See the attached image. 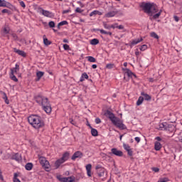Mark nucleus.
Here are the masks:
<instances>
[{"instance_id": "f3484780", "label": "nucleus", "mask_w": 182, "mask_h": 182, "mask_svg": "<svg viewBox=\"0 0 182 182\" xmlns=\"http://www.w3.org/2000/svg\"><path fill=\"white\" fill-rule=\"evenodd\" d=\"M117 14L116 11H109L105 14L106 18H113Z\"/></svg>"}, {"instance_id": "3c124183", "label": "nucleus", "mask_w": 182, "mask_h": 182, "mask_svg": "<svg viewBox=\"0 0 182 182\" xmlns=\"http://www.w3.org/2000/svg\"><path fill=\"white\" fill-rule=\"evenodd\" d=\"M75 11L77 12L78 14H82V9H80V8H79V7H77L75 9Z\"/></svg>"}, {"instance_id": "f704fd0d", "label": "nucleus", "mask_w": 182, "mask_h": 182, "mask_svg": "<svg viewBox=\"0 0 182 182\" xmlns=\"http://www.w3.org/2000/svg\"><path fill=\"white\" fill-rule=\"evenodd\" d=\"M151 38H154L155 39H159V36L155 32L151 33Z\"/></svg>"}, {"instance_id": "864d4df0", "label": "nucleus", "mask_w": 182, "mask_h": 182, "mask_svg": "<svg viewBox=\"0 0 182 182\" xmlns=\"http://www.w3.org/2000/svg\"><path fill=\"white\" fill-rule=\"evenodd\" d=\"M0 180H1V181H4V176H2V171H1V169H0Z\"/></svg>"}, {"instance_id": "a878e982", "label": "nucleus", "mask_w": 182, "mask_h": 182, "mask_svg": "<svg viewBox=\"0 0 182 182\" xmlns=\"http://www.w3.org/2000/svg\"><path fill=\"white\" fill-rule=\"evenodd\" d=\"M144 101V97H139L137 102H136V106H140L141 103Z\"/></svg>"}, {"instance_id": "4468645a", "label": "nucleus", "mask_w": 182, "mask_h": 182, "mask_svg": "<svg viewBox=\"0 0 182 182\" xmlns=\"http://www.w3.org/2000/svg\"><path fill=\"white\" fill-rule=\"evenodd\" d=\"M14 52L16 53H18L20 56H22L23 58H26V53L23 50H18L16 48H14Z\"/></svg>"}, {"instance_id": "1a4fd4ad", "label": "nucleus", "mask_w": 182, "mask_h": 182, "mask_svg": "<svg viewBox=\"0 0 182 182\" xmlns=\"http://www.w3.org/2000/svg\"><path fill=\"white\" fill-rule=\"evenodd\" d=\"M170 127H171V125L168 124L166 122H164L159 124V130H168L170 132Z\"/></svg>"}, {"instance_id": "20e7f679", "label": "nucleus", "mask_w": 182, "mask_h": 182, "mask_svg": "<svg viewBox=\"0 0 182 182\" xmlns=\"http://www.w3.org/2000/svg\"><path fill=\"white\" fill-rule=\"evenodd\" d=\"M141 7L145 14L151 16L154 15V14L159 12V7H157V5L154 4V3H142Z\"/></svg>"}, {"instance_id": "5fc2aeb1", "label": "nucleus", "mask_w": 182, "mask_h": 182, "mask_svg": "<svg viewBox=\"0 0 182 182\" xmlns=\"http://www.w3.org/2000/svg\"><path fill=\"white\" fill-rule=\"evenodd\" d=\"M20 5L22 6V8H25L26 6L25 5V2L23 1H20Z\"/></svg>"}, {"instance_id": "f8f14e48", "label": "nucleus", "mask_w": 182, "mask_h": 182, "mask_svg": "<svg viewBox=\"0 0 182 182\" xmlns=\"http://www.w3.org/2000/svg\"><path fill=\"white\" fill-rule=\"evenodd\" d=\"M82 157H83V153L80 151H77L73 155L71 159L76 160V159H82Z\"/></svg>"}, {"instance_id": "ea45409f", "label": "nucleus", "mask_w": 182, "mask_h": 182, "mask_svg": "<svg viewBox=\"0 0 182 182\" xmlns=\"http://www.w3.org/2000/svg\"><path fill=\"white\" fill-rule=\"evenodd\" d=\"M2 14H8L9 15H11V11L6 9H4L1 11Z\"/></svg>"}, {"instance_id": "69168bd1", "label": "nucleus", "mask_w": 182, "mask_h": 182, "mask_svg": "<svg viewBox=\"0 0 182 182\" xmlns=\"http://www.w3.org/2000/svg\"><path fill=\"white\" fill-rule=\"evenodd\" d=\"M63 42H64V43H69V41L66 38L63 39Z\"/></svg>"}, {"instance_id": "aec40b11", "label": "nucleus", "mask_w": 182, "mask_h": 182, "mask_svg": "<svg viewBox=\"0 0 182 182\" xmlns=\"http://www.w3.org/2000/svg\"><path fill=\"white\" fill-rule=\"evenodd\" d=\"M42 14L44 16H47L48 18H50V16H52V13L49 11H46V10H42Z\"/></svg>"}, {"instance_id": "2f4dec72", "label": "nucleus", "mask_w": 182, "mask_h": 182, "mask_svg": "<svg viewBox=\"0 0 182 182\" xmlns=\"http://www.w3.org/2000/svg\"><path fill=\"white\" fill-rule=\"evenodd\" d=\"M6 4H9V3H7L6 1L5 0H0V6H2V7H6Z\"/></svg>"}, {"instance_id": "a18cd8bd", "label": "nucleus", "mask_w": 182, "mask_h": 182, "mask_svg": "<svg viewBox=\"0 0 182 182\" xmlns=\"http://www.w3.org/2000/svg\"><path fill=\"white\" fill-rule=\"evenodd\" d=\"M50 28H55V22L53 21H50L48 23Z\"/></svg>"}, {"instance_id": "dca6fc26", "label": "nucleus", "mask_w": 182, "mask_h": 182, "mask_svg": "<svg viewBox=\"0 0 182 182\" xmlns=\"http://www.w3.org/2000/svg\"><path fill=\"white\" fill-rule=\"evenodd\" d=\"M45 75V73L42 71H38L36 73L37 79L36 80V82H39L41 78Z\"/></svg>"}, {"instance_id": "e433bc0d", "label": "nucleus", "mask_w": 182, "mask_h": 182, "mask_svg": "<svg viewBox=\"0 0 182 182\" xmlns=\"http://www.w3.org/2000/svg\"><path fill=\"white\" fill-rule=\"evenodd\" d=\"M63 25H68V21H61L58 23V26L59 28V26H63Z\"/></svg>"}, {"instance_id": "473e14b6", "label": "nucleus", "mask_w": 182, "mask_h": 182, "mask_svg": "<svg viewBox=\"0 0 182 182\" xmlns=\"http://www.w3.org/2000/svg\"><path fill=\"white\" fill-rule=\"evenodd\" d=\"M88 62H91L92 63H95V62H96V58H95L92 56H88Z\"/></svg>"}, {"instance_id": "0e129e2a", "label": "nucleus", "mask_w": 182, "mask_h": 182, "mask_svg": "<svg viewBox=\"0 0 182 182\" xmlns=\"http://www.w3.org/2000/svg\"><path fill=\"white\" fill-rule=\"evenodd\" d=\"M156 140H157L158 141H161V138L160 136H156Z\"/></svg>"}, {"instance_id": "4c0bfd02", "label": "nucleus", "mask_w": 182, "mask_h": 182, "mask_svg": "<svg viewBox=\"0 0 182 182\" xmlns=\"http://www.w3.org/2000/svg\"><path fill=\"white\" fill-rule=\"evenodd\" d=\"M113 68H114V64L109 63L106 65L107 69H113Z\"/></svg>"}, {"instance_id": "09e8293b", "label": "nucleus", "mask_w": 182, "mask_h": 182, "mask_svg": "<svg viewBox=\"0 0 182 182\" xmlns=\"http://www.w3.org/2000/svg\"><path fill=\"white\" fill-rule=\"evenodd\" d=\"M11 36L14 39V41H16L18 39V36L15 33H13Z\"/></svg>"}, {"instance_id": "6e6552de", "label": "nucleus", "mask_w": 182, "mask_h": 182, "mask_svg": "<svg viewBox=\"0 0 182 182\" xmlns=\"http://www.w3.org/2000/svg\"><path fill=\"white\" fill-rule=\"evenodd\" d=\"M56 178L60 182H75V176L62 177L61 175H57Z\"/></svg>"}, {"instance_id": "37998d69", "label": "nucleus", "mask_w": 182, "mask_h": 182, "mask_svg": "<svg viewBox=\"0 0 182 182\" xmlns=\"http://www.w3.org/2000/svg\"><path fill=\"white\" fill-rule=\"evenodd\" d=\"M63 49L65 50H69L70 49V47H69V45H68V44H64L63 45Z\"/></svg>"}, {"instance_id": "774afa93", "label": "nucleus", "mask_w": 182, "mask_h": 182, "mask_svg": "<svg viewBox=\"0 0 182 182\" xmlns=\"http://www.w3.org/2000/svg\"><path fill=\"white\" fill-rule=\"evenodd\" d=\"M92 69H96L97 68V65L93 64L92 65Z\"/></svg>"}, {"instance_id": "680f3d73", "label": "nucleus", "mask_w": 182, "mask_h": 182, "mask_svg": "<svg viewBox=\"0 0 182 182\" xmlns=\"http://www.w3.org/2000/svg\"><path fill=\"white\" fill-rule=\"evenodd\" d=\"M135 55L136 56H139V55H140V52H139L138 49H136V50L135 51Z\"/></svg>"}, {"instance_id": "f257e3e1", "label": "nucleus", "mask_w": 182, "mask_h": 182, "mask_svg": "<svg viewBox=\"0 0 182 182\" xmlns=\"http://www.w3.org/2000/svg\"><path fill=\"white\" fill-rule=\"evenodd\" d=\"M105 115L107 116L109 120H111L114 126H116V127H118V129H120V130H124V129H126V126L123 124V121H122L119 117L114 116V114H113L112 112L107 110L106 111Z\"/></svg>"}, {"instance_id": "b1692460", "label": "nucleus", "mask_w": 182, "mask_h": 182, "mask_svg": "<svg viewBox=\"0 0 182 182\" xmlns=\"http://www.w3.org/2000/svg\"><path fill=\"white\" fill-rule=\"evenodd\" d=\"M33 168V164L32 163H28L25 166L26 170H28V171H31L32 168Z\"/></svg>"}, {"instance_id": "c9c22d12", "label": "nucleus", "mask_w": 182, "mask_h": 182, "mask_svg": "<svg viewBox=\"0 0 182 182\" xmlns=\"http://www.w3.org/2000/svg\"><path fill=\"white\" fill-rule=\"evenodd\" d=\"M123 147H124V150H126V151H127L132 149V148H130V146H129V144H123Z\"/></svg>"}, {"instance_id": "ddd939ff", "label": "nucleus", "mask_w": 182, "mask_h": 182, "mask_svg": "<svg viewBox=\"0 0 182 182\" xmlns=\"http://www.w3.org/2000/svg\"><path fill=\"white\" fill-rule=\"evenodd\" d=\"M140 42H143V38H140L138 39L132 40V41L130 43V47L134 46V45H137V43H140Z\"/></svg>"}, {"instance_id": "13d9d810", "label": "nucleus", "mask_w": 182, "mask_h": 182, "mask_svg": "<svg viewBox=\"0 0 182 182\" xmlns=\"http://www.w3.org/2000/svg\"><path fill=\"white\" fill-rule=\"evenodd\" d=\"M173 19H175L176 22H178V21H179L178 16H174Z\"/></svg>"}, {"instance_id": "8fccbe9b", "label": "nucleus", "mask_w": 182, "mask_h": 182, "mask_svg": "<svg viewBox=\"0 0 182 182\" xmlns=\"http://www.w3.org/2000/svg\"><path fill=\"white\" fill-rule=\"evenodd\" d=\"M152 171L155 173H159V171H160V169L159 168H152Z\"/></svg>"}, {"instance_id": "4be33fe9", "label": "nucleus", "mask_w": 182, "mask_h": 182, "mask_svg": "<svg viewBox=\"0 0 182 182\" xmlns=\"http://www.w3.org/2000/svg\"><path fill=\"white\" fill-rule=\"evenodd\" d=\"M12 160H16V161H20L21 160V155L19 154H15L11 157Z\"/></svg>"}, {"instance_id": "423d86ee", "label": "nucleus", "mask_w": 182, "mask_h": 182, "mask_svg": "<svg viewBox=\"0 0 182 182\" xmlns=\"http://www.w3.org/2000/svg\"><path fill=\"white\" fill-rule=\"evenodd\" d=\"M97 174L100 178H105L107 176V171L100 166H96Z\"/></svg>"}, {"instance_id": "cd10ccee", "label": "nucleus", "mask_w": 182, "mask_h": 182, "mask_svg": "<svg viewBox=\"0 0 182 182\" xmlns=\"http://www.w3.org/2000/svg\"><path fill=\"white\" fill-rule=\"evenodd\" d=\"M162 12H163V11L160 10L157 14H154L153 16L154 19H159V18H160V15H161Z\"/></svg>"}, {"instance_id": "338daca9", "label": "nucleus", "mask_w": 182, "mask_h": 182, "mask_svg": "<svg viewBox=\"0 0 182 182\" xmlns=\"http://www.w3.org/2000/svg\"><path fill=\"white\" fill-rule=\"evenodd\" d=\"M14 69H16L17 70H19V65L16 64V67L14 68Z\"/></svg>"}, {"instance_id": "7ed1b4c3", "label": "nucleus", "mask_w": 182, "mask_h": 182, "mask_svg": "<svg viewBox=\"0 0 182 182\" xmlns=\"http://www.w3.org/2000/svg\"><path fill=\"white\" fill-rule=\"evenodd\" d=\"M35 100L38 105H41V106H43V109L46 113H50L52 112V107L50 106V103H49V100L47 97L40 95L36 96Z\"/></svg>"}, {"instance_id": "4d7b16f0", "label": "nucleus", "mask_w": 182, "mask_h": 182, "mask_svg": "<svg viewBox=\"0 0 182 182\" xmlns=\"http://www.w3.org/2000/svg\"><path fill=\"white\" fill-rule=\"evenodd\" d=\"M104 28H105V29H110V26H108L106 23H104Z\"/></svg>"}, {"instance_id": "bf43d9fd", "label": "nucleus", "mask_w": 182, "mask_h": 182, "mask_svg": "<svg viewBox=\"0 0 182 182\" xmlns=\"http://www.w3.org/2000/svg\"><path fill=\"white\" fill-rule=\"evenodd\" d=\"M135 141L137 142V143H140V137H135Z\"/></svg>"}, {"instance_id": "a211bd4d", "label": "nucleus", "mask_w": 182, "mask_h": 182, "mask_svg": "<svg viewBox=\"0 0 182 182\" xmlns=\"http://www.w3.org/2000/svg\"><path fill=\"white\" fill-rule=\"evenodd\" d=\"M154 149L156 151H159L161 149V144L159 141H156L154 144Z\"/></svg>"}, {"instance_id": "412c9836", "label": "nucleus", "mask_w": 182, "mask_h": 182, "mask_svg": "<svg viewBox=\"0 0 182 182\" xmlns=\"http://www.w3.org/2000/svg\"><path fill=\"white\" fill-rule=\"evenodd\" d=\"M43 43L44 45H46V46H49V45L52 44L51 41H49V40H48V38H46V36H43Z\"/></svg>"}, {"instance_id": "c756f323", "label": "nucleus", "mask_w": 182, "mask_h": 182, "mask_svg": "<svg viewBox=\"0 0 182 182\" xmlns=\"http://www.w3.org/2000/svg\"><path fill=\"white\" fill-rule=\"evenodd\" d=\"M100 33H102L104 35H109V36H112V32H107L103 29L100 30Z\"/></svg>"}, {"instance_id": "c85d7f7f", "label": "nucleus", "mask_w": 182, "mask_h": 182, "mask_svg": "<svg viewBox=\"0 0 182 182\" xmlns=\"http://www.w3.org/2000/svg\"><path fill=\"white\" fill-rule=\"evenodd\" d=\"M90 44L91 45H97V44H99V40L97 38H93L92 40L90 41Z\"/></svg>"}, {"instance_id": "6e6d98bb", "label": "nucleus", "mask_w": 182, "mask_h": 182, "mask_svg": "<svg viewBox=\"0 0 182 182\" xmlns=\"http://www.w3.org/2000/svg\"><path fill=\"white\" fill-rule=\"evenodd\" d=\"M116 28L118 29H124V26H123V25L117 26Z\"/></svg>"}, {"instance_id": "49530a36", "label": "nucleus", "mask_w": 182, "mask_h": 182, "mask_svg": "<svg viewBox=\"0 0 182 182\" xmlns=\"http://www.w3.org/2000/svg\"><path fill=\"white\" fill-rule=\"evenodd\" d=\"M95 123L97 124H100V123H102V120L100 119V118H96L95 119Z\"/></svg>"}, {"instance_id": "de8ad7c7", "label": "nucleus", "mask_w": 182, "mask_h": 182, "mask_svg": "<svg viewBox=\"0 0 182 182\" xmlns=\"http://www.w3.org/2000/svg\"><path fill=\"white\" fill-rule=\"evenodd\" d=\"M70 123H71V124H73V126H76V122L73 119H70Z\"/></svg>"}, {"instance_id": "bb28decb", "label": "nucleus", "mask_w": 182, "mask_h": 182, "mask_svg": "<svg viewBox=\"0 0 182 182\" xmlns=\"http://www.w3.org/2000/svg\"><path fill=\"white\" fill-rule=\"evenodd\" d=\"M94 15H102V12H100L97 10H95V11H92L90 14V16H93Z\"/></svg>"}, {"instance_id": "72a5a7b5", "label": "nucleus", "mask_w": 182, "mask_h": 182, "mask_svg": "<svg viewBox=\"0 0 182 182\" xmlns=\"http://www.w3.org/2000/svg\"><path fill=\"white\" fill-rule=\"evenodd\" d=\"M14 182H21V181L18 178V173H14Z\"/></svg>"}, {"instance_id": "79ce46f5", "label": "nucleus", "mask_w": 182, "mask_h": 182, "mask_svg": "<svg viewBox=\"0 0 182 182\" xmlns=\"http://www.w3.org/2000/svg\"><path fill=\"white\" fill-rule=\"evenodd\" d=\"M127 151V154L128 156H129L130 157H132V156H133V150L131 149H129Z\"/></svg>"}, {"instance_id": "39448f33", "label": "nucleus", "mask_w": 182, "mask_h": 182, "mask_svg": "<svg viewBox=\"0 0 182 182\" xmlns=\"http://www.w3.org/2000/svg\"><path fill=\"white\" fill-rule=\"evenodd\" d=\"M38 160L40 164H41L42 167L45 168L46 171H49L50 168V164H49V161L46 160V157L43 156H38Z\"/></svg>"}, {"instance_id": "e2e57ef3", "label": "nucleus", "mask_w": 182, "mask_h": 182, "mask_svg": "<svg viewBox=\"0 0 182 182\" xmlns=\"http://www.w3.org/2000/svg\"><path fill=\"white\" fill-rule=\"evenodd\" d=\"M11 70V74H12V70L14 71V73H16L17 72H18L19 70H17L15 68H13Z\"/></svg>"}, {"instance_id": "a19ab883", "label": "nucleus", "mask_w": 182, "mask_h": 182, "mask_svg": "<svg viewBox=\"0 0 182 182\" xmlns=\"http://www.w3.org/2000/svg\"><path fill=\"white\" fill-rule=\"evenodd\" d=\"M140 50H141L142 52L146 50V49H147V46L146 45H143L140 47Z\"/></svg>"}, {"instance_id": "052dcab7", "label": "nucleus", "mask_w": 182, "mask_h": 182, "mask_svg": "<svg viewBox=\"0 0 182 182\" xmlns=\"http://www.w3.org/2000/svg\"><path fill=\"white\" fill-rule=\"evenodd\" d=\"M69 12H70V10H64L63 11V14H69Z\"/></svg>"}, {"instance_id": "2eb2a0df", "label": "nucleus", "mask_w": 182, "mask_h": 182, "mask_svg": "<svg viewBox=\"0 0 182 182\" xmlns=\"http://www.w3.org/2000/svg\"><path fill=\"white\" fill-rule=\"evenodd\" d=\"M86 170L88 177H92V164H87L86 166Z\"/></svg>"}, {"instance_id": "5701e85b", "label": "nucleus", "mask_w": 182, "mask_h": 182, "mask_svg": "<svg viewBox=\"0 0 182 182\" xmlns=\"http://www.w3.org/2000/svg\"><path fill=\"white\" fill-rule=\"evenodd\" d=\"M90 129H91V134L92 136H93L94 137H96L97 136H98V132L96 130V129L92 128V127H90V125H89Z\"/></svg>"}, {"instance_id": "393cba45", "label": "nucleus", "mask_w": 182, "mask_h": 182, "mask_svg": "<svg viewBox=\"0 0 182 182\" xmlns=\"http://www.w3.org/2000/svg\"><path fill=\"white\" fill-rule=\"evenodd\" d=\"M85 79H89V75H87V73H82L80 82H83V80H85Z\"/></svg>"}, {"instance_id": "f03ea898", "label": "nucleus", "mask_w": 182, "mask_h": 182, "mask_svg": "<svg viewBox=\"0 0 182 182\" xmlns=\"http://www.w3.org/2000/svg\"><path fill=\"white\" fill-rule=\"evenodd\" d=\"M28 122L34 129H41V127L45 126V123L42 121V118L36 114L30 115L28 117Z\"/></svg>"}, {"instance_id": "7c9ffc66", "label": "nucleus", "mask_w": 182, "mask_h": 182, "mask_svg": "<svg viewBox=\"0 0 182 182\" xmlns=\"http://www.w3.org/2000/svg\"><path fill=\"white\" fill-rule=\"evenodd\" d=\"M11 80H14V82H18V78H16V76H15V75H14V70L11 71Z\"/></svg>"}, {"instance_id": "6ab92c4d", "label": "nucleus", "mask_w": 182, "mask_h": 182, "mask_svg": "<svg viewBox=\"0 0 182 182\" xmlns=\"http://www.w3.org/2000/svg\"><path fill=\"white\" fill-rule=\"evenodd\" d=\"M141 96H144V100L150 101L151 100V96L149 95V94L144 93V92H142L141 93Z\"/></svg>"}, {"instance_id": "0eeeda50", "label": "nucleus", "mask_w": 182, "mask_h": 182, "mask_svg": "<svg viewBox=\"0 0 182 182\" xmlns=\"http://www.w3.org/2000/svg\"><path fill=\"white\" fill-rule=\"evenodd\" d=\"M68 159H69V152H65V154H63L62 158L57 160L55 163V166L56 168H59V167L60 166V164H63V163H65V161L68 160Z\"/></svg>"}, {"instance_id": "603ef678", "label": "nucleus", "mask_w": 182, "mask_h": 182, "mask_svg": "<svg viewBox=\"0 0 182 182\" xmlns=\"http://www.w3.org/2000/svg\"><path fill=\"white\" fill-rule=\"evenodd\" d=\"M4 33H9V29L6 27L4 28Z\"/></svg>"}, {"instance_id": "9b49d317", "label": "nucleus", "mask_w": 182, "mask_h": 182, "mask_svg": "<svg viewBox=\"0 0 182 182\" xmlns=\"http://www.w3.org/2000/svg\"><path fill=\"white\" fill-rule=\"evenodd\" d=\"M123 72H125V73L127 75L128 77H136V74L133 73L132 70L129 68H122Z\"/></svg>"}, {"instance_id": "9d476101", "label": "nucleus", "mask_w": 182, "mask_h": 182, "mask_svg": "<svg viewBox=\"0 0 182 182\" xmlns=\"http://www.w3.org/2000/svg\"><path fill=\"white\" fill-rule=\"evenodd\" d=\"M112 154H114V156H117L118 157H122L123 156V152L120 150H118L116 148H113L111 149Z\"/></svg>"}, {"instance_id": "58836bf2", "label": "nucleus", "mask_w": 182, "mask_h": 182, "mask_svg": "<svg viewBox=\"0 0 182 182\" xmlns=\"http://www.w3.org/2000/svg\"><path fill=\"white\" fill-rule=\"evenodd\" d=\"M168 181V178H161L157 182H167Z\"/></svg>"}, {"instance_id": "c03bdc74", "label": "nucleus", "mask_w": 182, "mask_h": 182, "mask_svg": "<svg viewBox=\"0 0 182 182\" xmlns=\"http://www.w3.org/2000/svg\"><path fill=\"white\" fill-rule=\"evenodd\" d=\"M1 95H3V99L4 100H6V99H8V96H6V93L4 92H1Z\"/></svg>"}]
</instances>
